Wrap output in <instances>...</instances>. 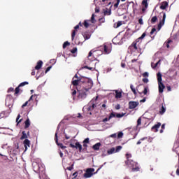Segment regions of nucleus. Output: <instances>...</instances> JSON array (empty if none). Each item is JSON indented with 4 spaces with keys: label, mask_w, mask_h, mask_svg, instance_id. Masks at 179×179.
I'll list each match as a JSON object with an SVG mask.
<instances>
[{
    "label": "nucleus",
    "mask_w": 179,
    "mask_h": 179,
    "mask_svg": "<svg viewBox=\"0 0 179 179\" xmlns=\"http://www.w3.org/2000/svg\"><path fill=\"white\" fill-rule=\"evenodd\" d=\"M146 37V33H143L141 37L136 39L131 45L129 46V51H130L131 54H134V52H138V54H142L143 51H145V44L142 42V40Z\"/></svg>",
    "instance_id": "1"
},
{
    "label": "nucleus",
    "mask_w": 179,
    "mask_h": 179,
    "mask_svg": "<svg viewBox=\"0 0 179 179\" xmlns=\"http://www.w3.org/2000/svg\"><path fill=\"white\" fill-rule=\"evenodd\" d=\"M90 82H93L92 80L85 78V77H78V74H76L72 78L71 85L76 87L78 90V87L82 86V83H90Z\"/></svg>",
    "instance_id": "2"
},
{
    "label": "nucleus",
    "mask_w": 179,
    "mask_h": 179,
    "mask_svg": "<svg viewBox=\"0 0 179 179\" xmlns=\"http://www.w3.org/2000/svg\"><path fill=\"white\" fill-rule=\"evenodd\" d=\"M131 157H132V155L129 153L126 154V159L127 160L124 162L126 166H128L130 169H132V171H139V166H138V164L136 162L131 159Z\"/></svg>",
    "instance_id": "3"
},
{
    "label": "nucleus",
    "mask_w": 179,
    "mask_h": 179,
    "mask_svg": "<svg viewBox=\"0 0 179 179\" xmlns=\"http://www.w3.org/2000/svg\"><path fill=\"white\" fill-rule=\"evenodd\" d=\"M93 87V81L88 83V85L86 87L85 89L78 87L77 91L79 93L78 94V99H81L82 100H85L86 97H87V93H89V90Z\"/></svg>",
    "instance_id": "4"
},
{
    "label": "nucleus",
    "mask_w": 179,
    "mask_h": 179,
    "mask_svg": "<svg viewBox=\"0 0 179 179\" xmlns=\"http://www.w3.org/2000/svg\"><path fill=\"white\" fill-rule=\"evenodd\" d=\"M6 106L9 108V110H6V113L9 115L12 113V107H13V96L8 94L6 98Z\"/></svg>",
    "instance_id": "5"
},
{
    "label": "nucleus",
    "mask_w": 179,
    "mask_h": 179,
    "mask_svg": "<svg viewBox=\"0 0 179 179\" xmlns=\"http://www.w3.org/2000/svg\"><path fill=\"white\" fill-rule=\"evenodd\" d=\"M103 167V165H101L97 170L94 173V169L93 168H90L87 169L86 171V173L84 174V177L85 178H90V177H92V176H93V174H97V173H99V171H100V169Z\"/></svg>",
    "instance_id": "6"
},
{
    "label": "nucleus",
    "mask_w": 179,
    "mask_h": 179,
    "mask_svg": "<svg viewBox=\"0 0 179 179\" xmlns=\"http://www.w3.org/2000/svg\"><path fill=\"white\" fill-rule=\"evenodd\" d=\"M26 85H29V82L25 81L23 83H21L15 90L14 96H17L19 93H22L23 90H20V87L23 86H26Z\"/></svg>",
    "instance_id": "7"
},
{
    "label": "nucleus",
    "mask_w": 179,
    "mask_h": 179,
    "mask_svg": "<svg viewBox=\"0 0 179 179\" xmlns=\"http://www.w3.org/2000/svg\"><path fill=\"white\" fill-rule=\"evenodd\" d=\"M101 50H103L104 54H110L111 52V45L104 44L103 45L101 46Z\"/></svg>",
    "instance_id": "8"
},
{
    "label": "nucleus",
    "mask_w": 179,
    "mask_h": 179,
    "mask_svg": "<svg viewBox=\"0 0 179 179\" xmlns=\"http://www.w3.org/2000/svg\"><path fill=\"white\" fill-rule=\"evenodd\" d=\"M69 148H72V149H78L79 152H82V145L79 142H76L75 145L70 143Z\"/></svg>",
    "instance_id": "9"
},
{
    "label": "nucleus",
    "mask_w": 179,
    "mask_h": 179,
    "mask_svg": "<svg viewBox=\"0 0 179 179\" xmlns=\"http://www.w3.org/2000/svg\"><path fill=\"white\" fill-rule=\"evenodd\" d=\"M125 115V113H117L112 112L109 115V120H111V118H115L116 117L117 118H122Z\"/></svg>",
    "instance_id": "10"
},
{
    "label": "nucleus",
    "mask_w": 179,
    "mask_h": 179,
    "mask_svg": "<svg viewBox=\"0 0 179 179\" xmlns=\"http://www.w3.org/2000/svg\"><path fill=\"white\" fill-rule=\"evenodd\" d=\"M139 106V102L138 101H131L129 102V110H134V108H136Z\"/></svg>",
    "instance_id": "11"
},
{
    "label": "nucleus",
    "mask_w": 179,
    "mask_h": 179,
    "mask_svg": "<svg viewBox=\"0 0 179 179\" xmlns=\"http://www.w3.org/2000/svg\"><path fill=\"white\" fill-rule=\"evenodd\" d=\"M161 13L163 14V17L158 24V31L162 29V27L164 24V22H166V13L162 12Z\"/></svg>",
    "instance_id": "12"
},
{
    "label": "nucleus",
    "mask_w": 179,
    "mask_h": 179,
    "mask_svg": "<svg viewBox=\"0 0 179 179\" xmlns=\"http://www.w3.org/2000/svg\"><path fill=\"white\" fill-rule=\"evenodd\" d=\"M55 141L57 145V146H59L61 149H66V146L64 145L62 143H58V133H55Z\"/></svg>",
    "instance_id": "13"
},
{
    "label": "nucleus",
    "mask_w": 179,
    "mask_h": 179,
    "mask_svg": "<svg viewBox=\"0 0 179 179\" xmlns=\"http://www.w3.org/2000/svg\"><path fill=\"white\" fill-rule=\"evenodd\" d=\"M164 89H166V86L163 84V82L158 83L159 93H163V92H164Z\"/></svg>",
    "instance_id": "14"
},
{
    "label": "nucleus",
    "mask_w": 179,
    "mask_h": 179,
    "mask_svg": "<svg viewBox=\"0 0 179 179\" xmlns=\"http://www.w3.org/2000/svg\"><path fill=\"white\" fill-rule=\"evenodd\" d=\"M79 29V25H76L74 27V30H73L71 33V40L73 41L75 40V36H76V33H78V30Z\"/></svg>",
    "instance_id": "15"
},
{
    "label": "nucleus",
    "mask_w": 179,
    "mask_h": 179,
    "mask_svg": "<svg viewBox=\"0 0 179 179\" xmlns=\"http://www.w3.org/2000/svg\"><path fill=\"white\" fill-rule=\"evenodd\" d=\"M160 127H162V123L157 122V124H155L151 128V130L152 131V132H157V131H159V128H160Z\"/></svg>",
    "instance_id": "16"
},
{
    "label": "nucleus",
    "mask_w": 179,
    "mask_h": 179,
    "mask_svg": "<svg viewBox=\"0 0 179 179\" xmlns=\"http://www.w3.org/2000/svg\"><path fill=\"white\" fill-rule=\"evenodd\" d=\"M29 135H30V131H27V133H26L25 131H22V136L20 137V140L23 141V139H27V136H29Z\"/></svg>",
    "instance_id": "17"
},
{
    "label": "nucleus",
    "mask_w": 179,
    "mask_h": 179,
    "mask_svg": "<svg viewBox=\"0 0 179 179\" xmlns=\"http://www.w3.org/2000/svg\"><path fill=\"white\" fill-rule=\"evenodd\" d=\"M159 8L162 10H164L166 9V8H169V3L167 1H163L161 3V5Z\"/></svg>",
    "instance_id": "18"
},
{
    "label": "nucleus",
    "mask_w": 179,
    "mask_h": 179,
    "mask_svg": "<svg viewBox=\"0 0 179 179\" xmlns=\"http://www.w3.org/2000/svg\"><path fill=\"white\" fill-rule=\"evenodd\" d=\"M88 59L90 61H96V57H93V50H91L88 54Z\"/></svg>",
    "instance_id": "19"
},
{
    "label": "nucleus",
    "mask_w": 179,
    "mask_h": 179,
    "mask_svg": "<svg viewBox=\"0 0 179 179\" xmlns=\"http://www.w3.org/2000/svg\"><path fill=\"white\" fill-rule=\"evenodd\" d=\"M41 66H43V61L39 60L35 66V69H36V71H39V69H41Z\"/></svg>",
    "instance_id": "20"
},
{
    "label": "nucleus",
    "mask_w": 179,
    "mask_h": 179,
    "mask_svg": "<svg viewBox=\"0 0 179 179\" xmlns=\"http://www.w3.org/2000/svg\"><path fill=\"white\" fill-rule=\"evenodd\" d=\"M83 146L85 149L87 148V143H90V139L89 138H85L83 142Z\"/></svg>",
    "instance_id": "21"
},
{
    "label": "nucleus",
    "mask_w": 179,
    "mask_h": 179,
    "mask_svg": "<svg viewBox=\"0 0 179 179\" xmlns=\"http://www.w3.org/2000/svg\"><path fill=\"white\" fill-rule=\"evenodd\" d=\"M100 146H101V143H96L95 145L92 146V149L94 150H100Z\"/></svg>",
    "instance_id": "22"
},
{
    "label": "nucleus",
    "mask_w": 179,
    "mask_h": 179,
    "mask_svg": "<svg viewBox=\"0 0 179 179\" xmlns=\"http://www.w3.org/2000/svg\"><path fill=\"white\" fill-rule=\"evenodd\" d=\"M24 146L25 148V150H27V146L30 148V141L29 139H25L24 141Z\"/></svg>",
    "instance_id": "23"
},
{
    "label": "nucleus",
    "mask_w": 179,
    "mask_h": 179,
    "mask_svg": "<svg viewBox=\"0 0 179 179\" xmlns=\"http://www.w3.org/2000/svg\"><path fill=\"white\" fill-rule=\"evenodd\" d=\"M115 99H121L122 97V92H118V90L115 91Z\"/></svg>",
    "instance_id": "24"
},
{
    "label": "nucleus",
    "mask_w": 179,
    "mask_h": 179,
    "mask_svg": "<svg viewBox=\"0 0 179 179\" xmlns=\"http://www.w3.org/2000/svg\"><path fill=\"white\" fill-rule=\"evenodd\" d=\"M84 38H85V41H86V40H89V38H90V32H85L83 34Z\"/></svg>",
    "instance_id": "25"
},
{
    "label": "nucleus",
    "mask_w": 179,
    "mask_h": 179,
    "mask_svg": "<svg viewBox=\"0 0 179 179\" xmlns=\"http://www.w3.org/2000/svg\"><path fill=\"white\" fill-rule=\"evenodd\" d=\"M162 73L159 72L157 73V82L158 83H160L162 82L163 79L162 78Z\"/></svg>",
    "instance_id": "26"
},
{
    "label": "nucleus",
    "mask_w": 179,
    "mask_h": 179,
    "mask_svg": "<svg viewBox=\"0 0 179 179\" xmlns=\"http://www.w3.org/2000/svg\"><path fill=\"white\" fill-rule=\"evenodd\" d=\"M165 113H166V106L162 104L161 108L159 109V114H161V115H163V114H164Z\"/></svg>",
    "instance_id": "27"
},
{
    "label": "nucleus",
    "mask_w": 179,
    "mask_h": 179,
    "mask_svg": "<svg viewBox=\"0 0 179 179\" xmlns=\"http://www.w3.org/2000/svg\"><path fill=\"white\" fill-rule=\"evenodd\" d=\"M120 26H122V21H118L115 23L113 27H115V29H118Z\"/></svg>",
    "instance_id": "28"
},
{
    "label": "nucleus",
    "mask_w": 179,
    "mask_h": 179,
    "mask_svg": "<svg viewBox=\"0 0 179 179\" xmlns=\"http://www.w3.org/2000/svg\"><path fill=\"white\" fill-rule=\"evenodd\" d=\"M173 43V41L171 39H168L166 42H165V45L166 48H170V45Z\"/></svg>",
    "instance_id": "29"
},
{
    "label": "nucleus",
    "mask_w": 179,
    "mask_h": 179,
    "mask_svg": "<svg viewBox=\"0 0 179 179\" xmlns=\"http://www.w3.org/2000/svg\"><path fill=\"white\" fill-rule=\"evenodd\" d=\"M24 129H27V128H29L30 127V119H27L24 122Z\"/></svg>",
    "instance_id": "30"
},
{
    "label": "nucleus",
    "mask_w": 179,
    "mask_h": 179,
    "mask_svg": "<svg viewBox=\"0 0 179 179\" xmlns=\"http://www.w3.org/2000/svg\"><path fill=\"white\" fill-rule=\"evenodd\" d=\"M130 89H131V92L134 93V94H135V96H136V94L138 93L136 92V90L134 87V85H132V84L130 85Z\"/></svg>",
    "instance_id": "31"
},
{
    "label": "nucleus",
    "mask_w": 179,
    "mask_h": 179,
    "mask_svg": "<svg viewBox=\"0 0 179 179\" xmlns=\"http://www.w3.org/2000/svg\"><path fill=\"white\" fill-rule=\"evenodd\" d=\"M157 22V16H154L151 18L150 22L152 24H155Z\"/></svg>",
    "instance_id": "32"
},
{
    "label": "nucleus",
    "mask_w": 179,
    "mask_h": 179,
    "mask_svg": "<svg viewBox=\"0 0 179 179\" xmlns=\"http://www.w3.org/2000/svg\"><path fill=\"white\" fill-rule=\"evenodd\" d=\"M113 153H116L115 148H112L108 150V155H113Z\"/></svg>",
    "instance_id": "33"
},
{
    "label": "nucleus",
    "mask_w": 179,
    "mask_h": 179,
    "mask_svg": "<svg viewBox=\"0 0 179 179\" xmlns=\"http://www.w3.org/2000/svg\"><path fill=\"white\" fill-rule=\"evenodd\" d=\"M8 113H6V111H3L0 113V118H3V117H8Z\"/></svg>",
    "instance_id": "34"
},
{
    "label": "nucleus",
    "mask_w": 179,
    "mask_h": 179,
    "mask_svg": "<svg viewBox=\"0 0 179 179\" xmlns=\"http://www.w3.org/2000/svg\"><path fill=\"white\" fill-rule=\"evenodd\" d=\"M89 20H85L83 23V25L85 27V29H87L89 27Z\"/></svg>",
    "instance_id": "35"
},
{
    "label": "nucleus",
    "mask_w": 179,
    "mask_h": 179,
    "mask_svg": "<svg viewBox=\"0 0 179 179\" xmlns=\"http://www.w3.org/2000/svg\"><path fill=\"white\" fill-rule=\"evenodd\" d=\"M142 5L145 6V9H148V6H149V4L148 3V0H143Z\"/></svg>",
    "instance_id": "36"
},
{
    "label": "nucleus",
    "mask_w": 179,
    "mask_h": 179,
    "mask_svg": "<svg viewBox=\"0 0 179 179\" xmlns=\"http://www.w3.org/2000/svg\"><path fill=\"white\" fill-rule=\"evenodd\" d=\"M103 14H104L105 16H110V15H111V10H104Z\"/></svg>",
    "instance_id": "37"
},
{
    "label": "nucleus",
    "mask_w": 179,
    "mask_h": 179,
    "mask_svg": "<svg viewBox=\"0 0 179 179\" xmlns=\"http://www.w3.org/2000/svg\"><path fill=\"white\" fill-rule=\"evenodd\" d=\"M153 34H155V35L157 34V31L156 30V28H152L150 31V35L153 36Z\"/></svg>",
    "instance_id": "38"
},
{
    "label": "nucleus",
    "mask_w": 179,
    "mask_h": 179,
    "mask_svg": "<svg viewBox=\"0 0 179 179\" xmlns=\"http://www.w3.org/2000/svg\"><path fill=\"white\" fill-rule=\"evenodd\" d=\"M146 139H148V137H143L142 138H141L137 143L136 145H141L143 141H146Z\"/></svg>",
    "instance_id": "39"
},
{
    "label": "nucleus",
    "mask_w": 179,
    "mask_h": 179,
    "mask_svg": "<svg viewBox=\"0 0 179 179\" xmlns=\"http://www.w3.org/2000/svg\"><path fill=\"white\" fill-rule=\"evenodd\" d=\"M94 14L92 15L91 19L89 20L91 23H96V19L94 18Z\"/></svg>",
    "instance_id": "40"
},
{
    "label": "nucleus",
    "mask_w": 179,
    "mask_h": 179,
    "mask_svg": "<svg viewBox=\"0 0 179 179\" xmlns=\"http://www.w3.org/2000/svg\"><path fill=\"white\" fill-rule=\"evenodd\" d=\"M20 118V115H18L17 116V118H16L17 125H18V124H20V122H22V119H20V120H19Z\"/></svg>",
    "instance_id": "41"
},
{
    "label": "nucleus",
    "mask_w": 179,
    "mask_h": 179,
    "mask_svg": "<svg viewBox=\"0 0 179 179\" xmlns=\"http://www.w3.org/2000/svg\"><path fill=\"white\" fill-rule=\"evenodd\" d=\"M121 149H122V146L119 145L116 147V149H115V151L116 153H117V152H120V150H121Z\"/></svg>",
    "instance_id": "42"
},
{
    "label": "nucleus",
    "mask_w": 179,
    "mask_h": 179,
    "mask_svg": "<svg viewBox=\"0 0 179 179\" xmlns=\"http://www.w3.org/2000/svg\"><path fill=\"white\" fill-rule=\"evenodd\" d=\"M68 45H71V43H69V42H68V41L64 42L63 44V48H66V47H68Z\"/></svg>",
    "instance_id": "43"
},
{
    "label": "nucleus",
    "mask_w": 179,
    "mask_h": 179,
    "mask_svg": "<svg viewBox=\"0 0 179 179\" xmlns=\"http://www.w3.org/2000/svg\"><path fill=\"white\" fill-rule=\"evenodd\" d=\"M121 2V0H117V3L114 4L115 9H117L118 8V5H120V3Z\"/></svg>",
    "instance_id": "44"
},
{
    "label": "nucleus",
    "mask_w": 179,
    "mask_h": 179,
    "mask_svg": "<svg viewBox=\"0 0 179 179\" xmlns=\"http://www.w3.org/2000/svg\"><path fill=\"white\" fill-rule=\"evenodd\" d=\"M122 136H124V133H122V131H120L117 134V138L118 139H121V138H122Z\"/></svg>",
    "instance_id": "45"
},
{
    "label": "nucleus",
    "mask_w": 179,
    "mask_h": 179,
    "mask_svg": "<svg viewBox=\"0 0 179 179\" xmlns=\"http://www.w3.org/2000/svg\"><path fill=\"white\" fill-rule=\"evenodd\" d=\"M81 86L83 89H86L87 87V86H89V84L87 83H82Z\"/></svg>",
    "instance_id": "46"
},
{
    "label": "nucleus",
    "mask_w": 179,
    "mask_h": 179,
    "mask_svg": "<svg viewBox=\"0 0 179 179\" xmlns=\"http://www.w3.org/2000/svg\"><path fill=\"white\" fill-rule=\"evenodd\" d=\"M142 124V118L139 117L137 120V127H139V125H141Z\"/></svg>",
    "instance_id": "47"
},
{
    "label": "nucleus",
    "mask_w": 179,
    "mask_h": 179,
    "mask_svg": "<svg viewBox=\"0 0 179 179\" xmlns=\"http://www.w3.org/2000/svg\"><path fill=\"white\" fill-rule=\"evenodd\" d=\"M71 54H76V52H78V48H73L71 50Z\"/></svg>",
    "instance_id": "48"
},
{
    "label": "nucleus",
    "mask_w": 179,
    "mask_h": 179,
    "mask_svg": "<svg viewBox=\"0 0 179 179\" xmlns=\"http://www.w3.org/2000/svg\"><path fill=\"white\" fill-rule=\"evenodd\" d=\"M84 68L85 69H89L90 71H94V68L89 67L88 66H85Z\"/></svg>",
    "instance_id": "49"
},
{
    "label": "nucleus",
    "mask_w": 179,
    "mask_h": 179,
    "mask_svg": "<svg viewBox=\"0 0 179 179\" xmlns=\"http://www.w3.org/2000/svg\"><path fill=\"white\" fill-rule=\"evenodd\" d=\"M143 78H149V73H148V72H144V73H143Z\"/></svg>",
    "instance_id": "50"
},
{
    "label": "nucleus",
    "mask_w": 179,
    "mask_h": 179,
    "mask_svg": "<svg viewBox=\"0 0 179 179\" xmlns=\"http://www.w3.org/2000/svg\"><path fill=\"white\" fill-rule=\"evenodd\" d=\"M160 64V60H159L153 66V65H152V68H153V69H155V68H157V65H159Z\"/></svg>",
    "instance_id": "51"
},
{
    "label": "nucleus",
    "mask_w": 179,
    "mask_h": 179,
    "mask_svg": "<svg viewBox=\"0 0 179 179\" xmlns=\"http://www.w3.org/2000/svg\"><path fill=\"white\" fill-rule=\"evenodd\" d=\"M143 93V94H148V87H145Z\"/></svg>",
    "instance_id": "52"
},
{
    "label": "nucleus",
    "mask_w": 179,
    "mask_h": 179,
    "mask_svg": "<svg viewBox=\"0 0 179 179\" xmlns=\"http://www.w3.org/2000/svg\"><path fill=\"white\" fill-rule=\"evenodd\" d=\"M51 68H52V66H50L49 67H48L45 71V73H47L48 72H50V71L51 70Z\"/></svg>",
    "instance_id": "53"
},
{
    "label": "nucleus",
    "mask_w": 179,
    "mask_h": 179,
    "mask_svg": "<svg viewBox=\"0 0 179 179\" xmlns=\"http://www.w3.org/2000/svg\"><path fill=\"white\" fill-rule=\"evenodd\" d=\"M12 92H15V89H13V87H10L8 90V93H10Z\"/></svg>",
    "instance_id": "54"
},
{
    "label": "nucleus",
    "mask_w": 179,
    "mask_h": 179,
    "mask_svg": "<svg viewBox=\"0 0 179 179\" xmlns=\"http://www.w3.org/2000/svg\"><path fill=\"white\" fill-rule=\"evenodd\" d=\"M27 104H29V101H27L22 106V108H24V107L27 106Z\"/></svg>",
    "instance_id": "55"
},
{
    "label": "nucleus",
    "mask_w": 179,
    "mask_h": 179,
    "mask_svg": "<svg viewBox=\"0 0 179 179\" xmlns=\"http://www.w3.org/2000/svg\"><path fill=\"white\" fill-rule=\"evenodd\" d=\"M143 83H148L149 82V79L145 78H143Z\"/></svg>",
    "instance_id": "56"
},
{
    "label": "nucleus",
    "mask_w": 179,
    "mask_h": 179,
    "mask_svg": "<svg viewBox=\"0 0 179 179\" xmlns=\"http://www.w3.org/2000/svg\"><path fill=\"white\" fill-rule=\"evenodd\" d=\"M110 138H117V134H111L110 136H109Z\"/></svg>",
    "instance_id": "57"
},
{
    "label": "nucleus",
    "mask_w": 179,
    "mask_h": 179,
    "mask_svg": "<svg viewBox=\"0 0 179 179\" xmlns=\"http://www.w3.org/2000/svg\"><path fill=\"white\" fill-rule=\"evenodd\" d=\"M138 23L139 24H143V19L142 17L138 20Z\"/></svg>",
    "instance_id": "58"
},
{
    "label": "nucleus",
    "mask_w": 179,
    "mask_h": 179,
    "mask_svg": "<svg viewBox=\"0 0 179 179\" xmlns=\"http://www.w3.org/2000/svg\"><path fill=\"white\" fill-rule=\"evenodd\" d=\"M110 117H108V118H107V117H106V118H104L103 120V122H107V121H110Z\"/></svg>",
    "instance_id": "59"
},
{
    "label": "nucleus",
    "mask_w": 179,
    "mask_h": 179,
    "mask_svg": "<svg viewBox=\"0 0 179 179\" xmlns=\"http://www.w3.org/2000/svg\"><path fill=\"white\" fill-rule=\"evenodd\" d=\"M99 22H100L101 23H104L105 19H104L103 17L100 18V19H99Z\"/></svg>",
    "instance_id": "60"
},
{
    "label": "nucleus",
    "mask_w": 179,
    "mask_h": 179,
    "mask_svg": "<svg viewBox=\"0 0 179 179\" xmlns=\"http://www.w3.org/2000/svg\"><path fill=\"white\" fill-rule=\"evenodd\" d=\"M99 12H100V8H95V13H99Z\"/></svg>",
    "instance_id": "61"
},
{
    "label": "nucleus",
    "mask_w": 179,
    "mask_h": 179,
    "mask_svg": "<svg viewBox=\"0 0 179 179\" xmlns=\"http://www.w3.org/2000/svg\"><path fill=\"white\" fill-rule=\"evenodd\" d=\"M73 177H74V178H76V177H78V172H75L74 173H73Z\"/></svg>",
    "instance_id": "62"
},
{
    "label": "nucleus",
    "mask_w": 179,
    "mask_h": 179,
    "mask_svg": "<svg viewBox=\"0 0 179 179\" xmlns=\"http://www.w3.org/2000/svg\"><path fill=\"white\" fill-rule=\"evenodd\" d=\"M121 108V106H120V104H117L116 106H115V109L116 110H120Z\"/></svg>",
    "instance_id": "63"
},
{
    "label": "nucleus",
    "mask_w": 179,
    "mask_h": 179,
    "mask_svg": "<svg viewBox=\"0 0 179 179\" xmlns=\"http://www.w3.org/2000/svg\"><path fill=\"white\" fill-rule=\"evenodd\" d=\"M76 90H73L72 92V96H76Z\"/></svg>",
    "instance_id": "64"
}]
</instances>
